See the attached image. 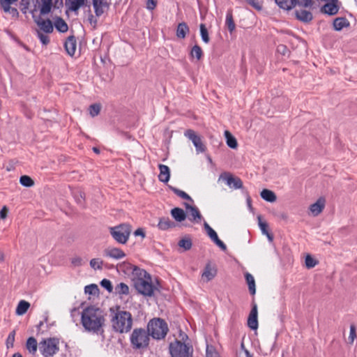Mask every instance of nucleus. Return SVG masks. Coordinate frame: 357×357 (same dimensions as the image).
Instances as JSON below:
<instances>
[{
    "instance_id": "nucleus-1",
    "label": "nucleus",
    "mask_w": 357,
    "mask_h": 357,
    "mask_svg": "<svg viewBox=\"0 0 357 357\" xmlns=\"http://www.w3.org/2000/svg\"><path fill=\"white\" fill-rule=\"evenodd\" d=\"M105 321L103 311L98 307L89 306L82 312L81 324L88 332L98 333L102 331Z\"/></svg>"
},
{
    "instance_id": "nucleus-2",
    "label": "nucleus",
    "mask_w": 357,
    "mask_h": 357,
    "mask_svg": "<svg viewBox=\"0 0 357 357\" xmlns=\"http://www.w3.org/2000/svg\"><path fill=\"white\" fill-rule=\"evenodd\" d=\"M110 312L111 325L115 332L126 333L131 330L132 317L129 312L121 310L119 307H117L116 310L111 308Z\"/></svg>"
},
{
    "instance_id": "nucleus-3",
    "label": "nucleus",
    "mask_w": 357,
    "mask_h": 357,
    "mask_svg": "<svg viewBox=\"0 0 357 357\" xmlns=\"http://www.w3.org/2000/svg\"><path fill=\"white\" fill-rule=\"evenodd\" d=\"M134 274L136 277L133 279V282L137 291L145 296H152L157 288L153 284L151 275L146 271L140 268H135Z\"/></svg>"
},
{
    "instance_id": "nucleus-4",
    "label": "nucleus",
    "mask_w": 357,
    "mask_h": 357,
    "mask_svg": "<svg viewBox=\"0 0 357 357\" xmlns=\"http://www.w3.org/2000/svg\"><path fill=\"white\" fill-rule=\"evenodd\" d=\"M168 331L167 324L161 319H154L148 324V333L154 339H162Z\"/></svg>"
},
{
    "instance_id": "nucleus-5",
    "label": "nucleus",
    "mask_w": 357,
    "mask_h": 357,
    "mask_svg": "<svg viewBox=\"0 0 357 357\" xmlns=\"http://www.w3.org/2000/svg\"><path fill=\"white\" fill-rule=\"evenodd\" d=\"M132 227L129 224L123 223L119 225L110 227V234L119 243L126 244L129 239Z\"/></svg>"
},
{
    "instance_id": "nucleus-6",
    "label": "nucleus",
    "mask_w": 357,
    "mask_h": 357,
    "mask_svg": "<svg viewBox=\"0 0 357 357\" xmlns=\"http://www.w3.org/2000/svg\"><path fill=\"white\" fill-rule=\"evenodd\" d=\"M59 341L56 338H47L39 342V351L44 357H52L59 350Z\"/></svg>"
},
{
    "instance_id": "nucleus-7",
    "label": "nucleus",
    "mask_w": 357,
    "mask_h": 357,
    "mask_svg": "<svg viewBox=\"0 0 357 357\" xmlns=\"http://www.w3.org/2000/svg\"><path fill=\"white\" fill-rule=\"evenodd\" d=\"M130 342L134 348H145L149 345V333L145 329H135L130 335Z\"/></svg>"
},
{
    "instance_id": "nucleus-8",
    "label": "nucleus",
    "mask_w": 357,
    "mask_h": 357,
    "mask_svg": "<svg viewBox=\"0 0 357 357\" xmlns=\"http://www.w3.org/2000/svg\"><path fill=\"white\" fill-rule=\"evenodd\" d=\"M169 349L171 357H190L192 353L190 346L179 340L171 342Z\"/></svg>"
},
{
    "instance_id": "nucleus-9",
    "label": "nucleus",
    "mask_w": 357,
    "mask_h": 357,
    "mask_svg": "<svg viewBox=\"0 0 357 357\" xmlns=\"http://www.w3.org/2000/svg\"><path fill=\"white\" fill-rule=\"evenodd\" d=\"M219 179H222L226 184L232 189H241L243 188V182L238 177L234 176L229 173H223L220 176Z\"/></svg>"
},
{
    "instance_id": "nucleus-10",
    "label": "nucleus",
    "mask_w": 357,
    "mask_h": 357,
    "mask_svg": "<svg viewBox=\"0 0 357 357\" xmlns=\"http://www.w3.org/2000/svg\"><path fill=\"white\" fill-rule=\"evenodd\" d=\"M184 135L192 141L198 153L205 151V146L203 144L200 137L197 135L194 130L191 129L186 130L184 132Z\"/></svg>"
},
{
    "instance_id": "nucleus-11",
    "label": "nucleus",
    "mask_w": 357,
    "mask_h": 357,
    "mask_svg": "<svg viewBox=\"0 0 357 357\" xmlns=\"http://www.w3.org/2000/svg\"><path fill=\"white\" fill-rule=\"evenodd\" d=\"M204 227L210 239L222 250H226V245L220 239H219L216 231L206 222H204Z\"/></svg>"
},
{
    "instance_id": "nucleus-12",
    "label": "nucleus",
    "mask_w": 357,
    "mask_h": 357,
    "mask_svg": "<svg viewBox=\"0 0 357 357\" xmlns=\"http://www.w3.org/2000/svg\"><path fill=\"white\" fill-rule=\"evenodd\" d=\"M184 206L186 210V215L190 221L199 223L202 219V216L195 206H192L188 203H184Z\"/></svg>"
},
{
    "instance_id": "nucleus-13",
    "label": "nucleus",
    "mask_w": 357,
    "mask_h": 357,
    "mask_svg": "<svg viewBox=\"0 0 357 357\" xmlns=\"http://www.w3.org/2000/svg\"><path fill=\"white\" fill-rule=\"evenodd\" d=\"M34 22L40 28L38 31L45 33H51L54 30V26L50 20H44L41 17H34Z\"/></svg>"
},
{
    "instance_id": "nucleus-14",
    "label": "nucleus",
    "mask_w": 357,
    "mask_h": 357,
    "mask_svg": "<svg viewBox=\"0 0 357 357\" xmlns=\"http://www.w3.org/2000/svg\"><path fill=\"white\" fill-rule=\"evenodd\" d=\"M93 8L96 17H100L109 9L110 3L107 0H92Z\"/></svg>"
},
{
    "instance_id": "nucleus-15",
    "label": "nucleus",
    "mask_w": 357,
    "mask_h": 357,
    "mask_svg": "<svg viewBox=\"0 0 357 357\" xmlns=\"http://www.w3.org/2000/svg\"><path fill=\"white\" fill-rule=\"evenodd\" d=\"M257 316V305L255 303H252V309L248 318V326L252 330H256L258 328Z\"/></svg>"
},
{
    "instance_id": "nucleus-16",
    "label": "nucleus",
    "mask_w": 357,
    "mask_h": 357,
    "mask_svg": "<svg viewBox=\"0 0 357 357\" xmlns=\"http://www.w3.org/2000/svg\"><path fill=\"white\" fill-rule=\"evenodd\" d=\"M217 274V269L214 266H212L211 263L206 264L203 273L202 274V278L204 282H209L212 279H213Z\"/></svg>"
},
{
    "instance_id": "nucleus-17",
    "label": "nucleus",
    "mask_w": 357,
    "mask_h": 357,
    "mask_svg": "<svg viewBox=\"0 0 357 357\" xmlns=\"http://www.w3.org/2000/svg\"><path fill=\"white\" fill-rule=\"evenodd\" d=\"M104 256L114 259H121L126 257V254L120 248H108L104 250Z\"/></svg>"
},
{
    "instance_id": "nucleus-18",
    "label": "nucleus",
    "mask_w": 357,
    "mask_h": 357,
    "mask_svg": "<svg viewBox=\"0 0 357 357\" xmlns=\"http://www.w3.org/2000/svg\"><path fill=\"white\" fill-rule=\"evenodd\" d=\"M86 0H65V6L68 10L77 14L78 10L85 5Z\"/></svg>"
},
{
    "instance_id": "nucleus-19",
    "label": "nucleus",
    "mask_w": 357,
    "mask_h": 357,
    "mask_svg": "<svg viewBox=\"0 0 357 357\" xmlns=\"http://www.w3.org/2000/svg\"><path fill=\"white\" fill-rule=\"evenodd\" d=\"M325 207V199L319 198L315 203L310 205V211L313 216H317Z\"/></svg>"
},
{
    "instance_id": "nucleus-20",
    "label": "nucleus",
    "mask_w": 357,
    "mask_h": 357,
    "mask_svg": "<svg viewBox=\"0 0 357 357\" xmlns=\"http://www.w3.org/2000/svg\"><path fill=\"white\" fill-rule=\"evenodd\" d=\"M339 11L337 3H326L321 8V12L328 15H335Z\"/></svg>"
},
{
    "instance_id": "nucleus-21",
    "label": "nucleus",
    "mask_w": 357,
    "mask_h": 357,
    "mask_svg": "<svg viewBox=\"0 0 357 357\" xmlns=\"http://www.w3.org/2000/svg\"><path fill=\"white\" fill-rule=\"evenodd\" d=\"M158 168L160 170V174L158 175V179L160 181L167 183L170 178V169L169 168L165 165L160 164L158 165Z\"/></svg>"
},
{
    "instance_id": "nucleus-22",
    "label": "nucleus",
    "mask_w": 357,
    "mask_h": 357,
    "mask_svg": "<svg viewBox=\"0 0 357 357\" xmlns=\"http://www.w3.org/2000/svg\"><path fill=\"white\" fill-rule=\"evenodd\" d=\"M65 48L67 53L73 56L76 51V39L74 36H69L65 42Z\"/></svg>"
},
{
    "instance_id": "nucleus-23",
    "label": "nucleus",
    "mask_w": 357,
    "mask_h": 357,
    "mask_svg": "<svg viewBox=\"0 0 357 357\" xmlns=\"http://www.w3.org/2000/svg\"><path fill=\"white\" fill-rule=\"evenodd\" d=\"M53 0H40V13L41 15L49 14L52 8Z\"/></svg>"
},
{
    "instance_id": "nucleus-24",
    "label": "nucleus",
    "mask_w": 357,
    "mask_h": 357,
    "mask_svg": "<svg viewBox=\"0 0 357 357\" xmlns=\"http://www.w3.org/2000/svg\"><path fill=\"white\" fill-rule=\"evenodd\" d=\"M172 218L177 222H182L185 220L186 213L181 208H174L171 211Z\"/></svg>"
},
{
    "instance_id": "nucleus-25",
    "label": "nucleus",
    "mask_w": 357,
    "mask_h": 357,
    "mask_svg": "<svg viewBox=\"0 0 357 357\" xmlns=\"http://www.w3.org/2000/svg\"><path fill=\"white\" fill-rule=\"evenodd\" d=\"M296 16L297 19L304 22H308L312 20V13L303 9L296 10Z\"/></svg>"
},
{
    "instance_id": "nucleus-26",
    "label": "nucleus",
    "mask_w": 357,
    "mask_h": 357,
    "mask_svg": "<svg viewBox=\"0 0 357 357\" xmlns=\"http://www.w3.org/2000/svg\"><path fill=\"white\" fill-rule=\"evenodd\" d=\"M56 29L61 33H66L68 30L67 23L60 17H56L54 20V25Z\"/></svg>"
},
{
    "instance_id": "nucleus-27",
    "label": "nucleus",
    "mask_w": 357,
    "mask_h": 357,
    "mask_svg": "<svg viewBox=\"0 0 357 357\" xmlns=\"http://www.w3.org/2000/svg\"><path fill=\"white\" fill-rule=\"evenodd\" d=\"M333 28L335 31H341L349 26V22L345 17H337L333 21Z\"/></svg>"
},
{
    "instance_id": "nucleus-28",
    "label": "nucleus",
    "mask_w": 357,
    "mask_h": 357,
    "mask_svg": "<svg viewBox=\"0 0 357 357\" xmlns=\"http://www.w3.org/2000/svg\"><path fill=\"white\" fill-rule=\"evenodd\" d=\"M260 195L263 199L268 202H274L277 199L275 194L273 191L268 189L263 190L261 192Z\"/></svg>"
},
{
    "instance_id": "nucleus-29",
    "label": "nucleus",
    "mask_w": 357,
    "mask_h": 357,
    "mask_svg": "<svg viewBox=\"0 0 357 357\" xmlns=\"http://www.w3.org/2000/svg\"><path fill=\"white\" fill-rule=\"evenodd\" d=\"M29 307L30 304L29 302L24 300L20 301L16 308V314L19 316L24 314L27 312Z\"/></svg>"
},
{
    "instance_id": "nucleus-30",
    "label": "nucleus",
    "mask_w": 357,
    "mask_h": 357,
    "mask_svg": "<svg viewBox=\"0 0 357 357\" xmlns=\"http://www.w3.org/2000/svg\"><path fill=\"white\" fill-rule=\"evenodd\" d=\"M280 8L290 10L296 6V0H275Z\"/></svg>"
},
{
    "instance_id": "nucleus-31",
    "label": "nucleus",
    "mask_w": 357,
    "mask_h": 357,
    "mask_svg": "<svg viewBox=\"0 0 357 357\" xmlns=\"http://www.w3.org/2000/svg\"><path fill=\"white\" fill-rule=\"evenodd\" d=\"M245 278L248 285L250 293L255 295L256 293L255 281L254 277L249 273H246Z\"/></svg>"
},
{
    "instance_id": "nucleus-32",
    "label": "nucleus",
    "mask_w": 357,
    "mask_h": 357,
    "mask_svg": "<svg viewBox=\"0 0 357 357\" xmlns=\"http://www.w3.org/2000/svg\"><path fill=\"white\" fill-rule=\"evenodd\" d=\"M174 226V223L169 218H162L160 219L158 227L161 230H167Z\"/></svg>"
},
{
    "instance_id": "nucleus-33",
    "label": "nucleus",
    "mask_w": 357,
    "mask_h": 357,
    "mask_svg": "<svg viewBox=\"0 0 357 357\" xmlns=\"http://www.w3.org/2000/svg\"><path fill=\"white\" fill-rule=\"evenodd\" d=\"M26 347L29 353L35 354L37 351L38 343L33 337H30L26 340Z\"/></svg>"
},
{
    "instance_id": "nucleus-34",
    "label": "nucleus",
    "mask_w": 357,
    "mask_h": 357,
    "mask_svg": "<svg viewBox=\"0 0 357 357\" xmlns=\"http://www.w3.org/2000/svg\"><path fill=\"white\" fill-rule=\"evenodd\" d=\"M189 31V28L185 22L179 23L176 29V36L179 38H184Z\"/></svg>"
},
{
    "instance_id": "nucleus-35",
    "label": "nucleus",
    "mask_w": 357,
    "mask_h": 357,
    "mask_svg": "<svg viewBox=\"0 0 357 357\" xmlns=\"http://www.w3.org/2000/svg\"><path fill=\"white\" fill-rule=\"evenodd\" d=\"M225 135L227 139V144L231 149H236L238 146L236 138L227 130L225 132Z\"/></svg>"
},
{
    "instance_id": "nucleus-36",
    "label": "nucleus",
    "mask_w": 357,
    "mask_h": 357,
    "mask_svg": "<svg viewBox=\"0 0 357 357\" xmlns=\"http://www.w3.org/2000/svg\"><path fill=\"white\" fill-rule=\"evenodd\" d=\"M115 292L119 295H128L129 294V287L126 284L121 282L115 287Z\"/></svg>"
},
{
    "instance_id": "nucleus-37",
    "label": "nucleus",
    "mask_w": 357,
    "mask_h": 357,
    "mask_svg": "<svg viewBox=\"0 0 357 357\" xmlns=\"http://www.w3.org/2000/svg\"><path fill=\"white\" fill-rule=\"evenodd\" d=\"M169 188L176 195H178V197L184 199H187V200H189L190 202H193V200L183 190H181L179 189H177L174 187H172V186H169Z\"/></svg>"
},
{
    "instance_id": "nucleus-38",
    "label": "nucleus",
    "mask_w": 357,
    "mask_h": 357,
    "mask_svg": "<svg viewBox=\"0 0 357 357\" xmlns=\"http://www.w3.org/2000/svg\"><path fill=\"white\" fill-rule=\"evenodd\" d=\"M202 54L203 52L201 47L197 45H194L190 52L191 56L196 58L197 60H199L202 58Z\"/></svg>"
},
{
    "instance_id": "nucleus-39",
    "label": "nucleus",
    "mask_w": 357,
    "mask_h": 357,
    "mask_svg": "<svg viewBox=\"0 0 357 357\" xmlns=\"http://www.w3.org/2000/svg\"><path fill=\"white\" fill-rule=\"evenodd\" d=\"M178 246L184 249V250H188L192 247V241L188 238H184L179 241Z\"/></svg>"
},
{
    "instance_id": "nucleus-40",
    "label": "nucleus",
    "mask_w": 357,
    "mask_h": 357,
    "mask_svg": "<svg viewBox=\"0 0 357 357\" xmlns=\"http://www.w3.org/2000/svg\"><path fill=\"white\" fill-rule=\"evenodd\" d=\"M200 34H201L202 40L205 43H208L210 40V38L208 36V30H207L205 24H200Z\"/></svg>"
},
{
    "instance_id": "nucleus-41",
    "label": "nucleus",
    "mask_w": 357,
    "mask_h": 357,
    "mask_svg": "<svg viewBox=\"0 0 357 357\" xmlns=\"http://www.w3.org/2000/svg\"><path fill=\"white\" fill-rule=\"evenodd\" d=\"M21 185L25 187H31L34 185L33 181L29 176H22L20 178Z\"/></svg>"
},
{
    "instance_id": "nucleus-42",
    "label": "nucleus",
    "mask_w": 357,
    "mask_h": 357,
    "mask_svg": "<svg viewBox=\"0 0 357 357\" xmlns=\"http://www.w3.org/2000/svg\"><path fill=\"white\" fill-rule=\"evenodd\" d=\"M48 33H43L40 31H36L37 37L39 38L40 43L47 45L50 43V37L47 36Z\"/></svg>"
},
{
    "instance_id": "nucleus-43",
    "label": "nucleus",
    "mask_w": 357,
    "mask_h": 357,
    "mask_svg": "<svg viewBox=\"0 0 357 357\" xmlns=\"http://www.w3.org/2000/svg\"><path fill=\"white\" fill-rule=\"evenodd\" d=\"M226 24L230 32H232L235 29V24L231 13H227L226 15Z\"/></svg>"
},
{
    "instance_id": "nucleus-44",
    "label": "nucleus",
    "mask_w": 357,
    "mask_h": 357,
    "mask_svg": "<svg viewBox=\"0 0 357 357\" xmlns=\"http://www.w3.org/2000/svg\"><path fill=\"white\" fill-rule=\"evenodd\" d=\"M240 3H247L254 8L259 10L261 9V5L257 0H237Z\"/></svg>"
},
{
    "instance_id": "nucleus-45",
    "label": "nucleus",
    "mask_w": 357,
    "mask_h": 357,
    "mask_svg": "<svg viewBox=\"0 0 357 357\" xmlns=\"http://www.w3.org/2000/svg\"><path fill=\"white\" fill-rule=\"evenodd\" d=\"M84 291L90 295H96L98 291V288L96 284H91L85 287Z\"/></svg>"
},
{
    "instance_id": "nucleus-46",
    "label": "nucleus",
    "mask_w": 357,
    "mask_h": 357,
    "mask_svg": "<svg viewBox=\"0 0 357 357\" xmlns=\"http://www.w3.org/2000/svg\"><path fill=\"white\" fill-rule=\"evenodd\" d=\"M89 114L92 117L97 116L100 111V105L99 104H93L89 107Z\"/></svg>"
},
{
    "instance_id": "nucleus-47",
    "label": "nucleus",
    "mask_w": 357,
    "mask_h": 357,
    "mask_svg": "<svg viewBox=\"0 0 357 357\" xmlns=\"http://www.w3.org/2000/svg\"><path fill=\"white\" fill-rule=\"evenodd\" d=\"M14 3V2L12 1H8L6 0H0V6L1 8L3 10L4 13H8L10 11V8H12L10 6L11 4Z\"/></svg>"
},
{
    "instance_id": "nucleus-48",
    "label": "nucleus",
    "mask_w": 357,
    "mask_h": 357,
    "mask_svg": "<svg viewBox=\"0 0 357 357\" xmlns=\"http://www.w3.org/2000/svg\"><path fill=\"white\" fill-rule=\"evenodd\" d=\"M90 266L93 269H101L102 266V261L100 259H92L90 261Z\"/></svg>"
},
{
    "instance_id": "nucleus-49",
    "label": "nucleus",
    "mask_w": 357,
    "mask_h": 357,
    "mask_svg": "<svg viewBox=\"0 0 357 357\" xmlns=\"http://www.w3.org/2000/svg\"><path fill=\"white\" fill-rule=\"evenodd\" d=\"M33 0H21L20 1V6H21V10L24 14H26L27 13V10L29 8L31 3Z\"/></svg>"
},
{
    "instance_id": "nucleus-50",
    "label": "nucleus",
    "mask_w": 357,
    "mask_h": 357,
    "mask_svg": "<svg viewBox=\"0 0 357 357\" xmlns=\"http://www.w3.org/2000/svg\"><path fill=\"white\" fill-rule=\"evenodd\" d=\"M259 227L261 231V233L264 235L268 232V224L266 222L261 220V216H258Z\"/></svg>"
},
{
    "instance_id": "nucleus-51",
    "label": "nucleus",
    "mask_w": 357,
    "mask_h": 357,
    "mask_svg": "<svg viewBox=\"0 0 357 357\" xmlns=\"http://www.w3.org/2000/svg\"><path fill=\"white\" fill-rule=\"evenodd\" d=\"M305 262L308 268H312L317 264V261L309 255L306 256Z\"/></svg>"
},
{
    "instance_id": "nucleus-52",
    "label": "nucleus",
    "mask_w": 357,
    "mask_h": 357,
    "mask_svg": "<svg viewBox=\"0 0 357 357\" xmlns=\"http://www.w3.org/2000/svg\"><path fill=\"white\" fill-rule=\"evenodd\" d=\"M100 285L105 288V289H107L109 293L112 291L113 290V287H112V282H110V280H107V279H103L101 282H100Z\"/></svg>"
},
{
    "instance_id": "nucleus-53",
    "label": "nucleus",
    "mask_w": 357,
    "mask_h": 357,
    "mask_svg": "<svg viewBox=\"0 0 357 357\" xmlns=\"http://www.w3.org/2000/svg\"><path fill=\"white\" fill-rule=\"evenodd\" d=\"M15 331H13L10 332L6 340V346L8 348L12 347L13 346V342L15 341Z\"/></svg>"
},
{
    "instance_id": "nucleus-54",
    "label": "nucleus",
    "mask_w": 357,
    "mask_h": 357,
    "mask_svg": "<svg viewBox=\"0 0 357 357\" xmlns=\"http://www.w3.org/2000/svg\"><path fill=\"white\" fill-rule=\"evenodd\" d=\"M206 357H220L217 351L213 350L211 347H206Z\"/></svg>"
},
{
    "instance_id": "nucleus-55",
    "label": "nucleus",
    "mask_w": 357,
    "mask_h": 357,
    "mask_svg": "<svg viewBox=\"0 0 357 357\" xmlns=\"http://www.w3.org/2000/svg\"><path fill=\"white\" fill-rule=\"evenodd\" d=\"M302 6L304 7H310L312 5V0H296V5Z\"/></svg>"
},
{
    "instance_id": "nucleus-56",
    "label": "nucleus",
    "mask_w": 357,
    "mask_h": 357,
    "mask_svg": "<svg viewBox=\"0 0 357 357\" xmlns=\"http://www.w3.org/2000/svg\"><path fill=\"white\" fill-rule=\"evenodd\" d=\"M356 337V328L354 325H351L350 326V333H349V339L351 340V342L352 343L354 341Z\"/></svg>"
},
{
    "instance_id": "nucleus-57",
    "label": "nucleus",
    "mask_w": 357,
    "mask_h": 357,
    "mask_svg": "<svg viewBox=\"0 0 357 357\" xmlns=\"http://www.w3.org/2000/svg\"><path fill=\"white\" fill-rule=\"evenodd\" d=\"M63 5V0H53L52 7L55 9L62 8Z\"/></svg>"
},
{
    "instance_id": "nucleus-58",
    "label": "nucleus",
    "mask_w": 357,
    "mask_h": 357,
    "mask_svg": "<svg viewBox=\"0 0 357 357\" xmlns=\"http://www.w3.org/2000/svg\"><path fill=\"white\" fill-rule=\"evenodd\" d=\"M82 258H80V257H74V258H73V259H72V260H71V263H72L74 266H81V265H82Z\"/></svg>"
},
{
    "instance_id": "nucleus-59",
    "label": "nucleus",
    "mask_w": 357,
    "mask_h": 357,
    "mask_svg": "<svg viewBox=\"0 0 357 357\" xmlns=\"http://www.w3.org/2000/svg\"><path fill=\"white\" fill-rule=\"evenodd\" d=\"M156 6L155 0H148L146 7L149 10H153Z\"/></svg>"
},
{
    "instance_id": "nucleus-60",
    "label": "nucleus",
    "mask_w": 357,
    "mask_h": 357,
    "mask_svg": "<svg viewBox=\"0 0 357 357\" xmlns=\"http://www.w3.org/2000/svg\"><path fill=\"white\" fill-rule=\"evenodd\" d=\"M7 214H8V208L6 206H4L0 211V218L5 219L7 217Z\"/></svg>"
},
{
    "instance_id": "nucleus-61",
    "label": "nucleus",
    "mask_w": 357,
    "mask_h": 357,
    "mask_svg": "<svg viewBox=\"0 0 357 357\" xmlns=\"http://www.w3.org/2000/svg\"><path fill=\"white\" fill-rule=\"evenodd\" d=\"M277 50H278V52H280L283 55H285L286 53L288 52V50L286 47V46H284L283 45H278V48H277Z\"/></svg>"
},
{
    "instance_id": "nucleus-62",
    "label": "nucleus",
    "mask_w": 357,
    "mask_h": 357,
    "mask_svg": "<svg viewBox=\"0 0 357 357\" xmlns=\"http://www.w3.org/2000/svg\"><path fill=\"white\" fill-rule=\"evenodd\" d=\"M134 235L135 236H140L142 238H144L145 237V232H144V229L142 228H138L137 229H136L135 231Z\"/></svg>"
},
{
    "instance_id": "nucleus-63",
    "label": "nucleus",
    "mask_w": 357,
    "mask_h": 357,
    "mask_svg": "<svg viewBox=\"0 0 357 357\" xmlns=\"http://www.w3.org/2000/svg\"><path fill=\"white\" fill-rule=\"evenodd\" d=\"M8 13H10L13 17H17L19 15V13L15 8H11Z\"/></svg>"
},
{
    "instance_id": "nucleus-64",
    "label": "nucleus",
    "mask_w": 357,
    "mask_h": 357,
    "mask_svg": "<svg viewBox=\"0 0 357 357\" xmlns=\"http://www.w3.org/2000/svg\"><path fill=\"white\" fill-rule=\"evenodd\" d=\"M265 235L267 236V238H268V239L269 242H273V235H272L271 234H270L269 232H268V233H267V234H266Z\"/></svg>"
}]
</instances>
